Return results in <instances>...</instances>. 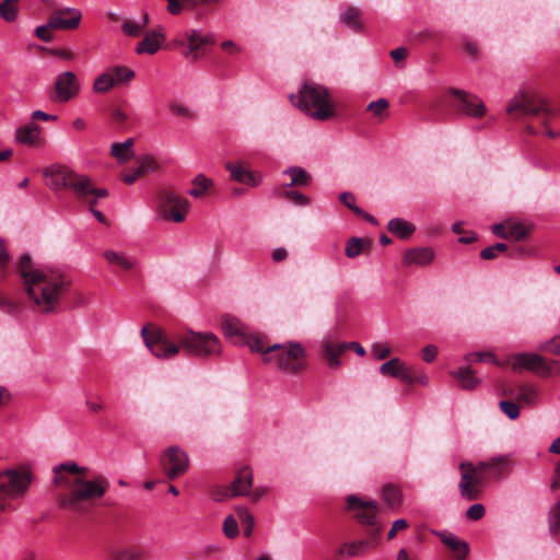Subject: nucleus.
Instances as JSON below:
<instances>
[{
    "label": "nucleus",
    "mask_w": 560,
    "mask_h": 560,
    "mask_svg": "<svg viewBox=\"0 0 560 560\" xmlns=\"http://www.w3.org/2000/svg\"><path fill=\"white\" fill-rule=\"evenodd\" d=\"M16 270L32 308L40 314L57 313L71 289L70 276L56 268L36 266L28 254L19 258Z\"/></svg>",
    "instance_id": "obj_1"
},
{
    "label": "nucleus",
    "mask_w": 560,
    "mask_h": 560,
    "mask_svg": "<svg viewBox=\"0 0 560 560\" xmlns=\"http://www.w3.org/2000/svg\"><path fill=\"white\" fill-rule=\"evenodd\" d=\"M88 468L70 460L52 468V483L66 490L57 498L61 509L86 513L95 501L104 497L108 488L107 480L102 476L88 479Z\"/></svg>",
    "instance_id": "obj_2"
},
{
    "label": "nucleus",
    "mask_w": 560,
    "mask_h": 560,
    "mask_svg": "<svg viewBox=\"0 0 560 560\" xmlns=\"http://www.w3.org/2000/svg\"><path fill=\"white\" fill-rule=\"evenodd\" d=\"M145 347L158 359H172L183 349L188 355L209 358L221 352L218 337L211 332L186 330L167 334L164 329L152 324L141 329Z\"/></svg>",
    "instance_id": "obj_3"
},
{
    "label": "nucleus",
    "mask_w": 560,
    "mask_h": 560,
    "mask_svg": "<svg viewBox=\"0 0 560 560\" xmlns=\"http://www.w3.org/2000/svg\"><path fill=\"white\" fill-rule=\"evenodd\" d=\"M514 465L510 455H500L474 465L463 462L459 465L460 481L458 489L460 495L467 501H475L481 494V488L487 481H499L508 478Z\"/></svg>",
    "instance_id": "obj_4"
},
{
    "label": "nucleus",
    "mask_w": 560,
    "mask_h": 560,
    "mask_svg": "<svg viewBox=\"0 0 560 560\" xmlns=\"http://www.w3.org/2000/svg\"><path fill=\"white\" fill-rule=\"evenodd\" d=\"M45 176L48 178L47 185L51 189L71 190L77 199L89 206L91 213L97 221L107 224L106 217L95 209L97 200L107 196L106 189L96 188L89 177L80 175L67 166L48 168L45 172Z\"/></svg>",
    "instance_id": "obj_5"
},
{
    "label": "nucleus",
    "mask_w": 560,
    "mask_h": 560,
    "mask_svg": "<svg viewBox=\"0 0 560 560\" xmlns=\"http://www.w3.org/2000/svg\"><path fill=\"white\" fill-rule=\"evenodd\" d=\"M294 106L317 120H328L335 116V106L328 90L314 82L303 84L298 95H291Z\"/></svg>",
    "instance_id": "obj_6"
},
{
    "label": "nucleus",
    "mask_w": 560,
    "mask_h": 560,
    "mask_svg": "<svg viewBox=\"0 0 560 560\" xmlns=\"http://www.w3.org/2000/svg\"><path fill=\"white\" fill-rule=\"evenodd\" d=\"M260 352L265 363H275L284 373L298 375L306 368V351L300 342L289 341L266 346L264 341Z\"/></svg>",
    "instance_id": "obj_7"
},
{
    "label": "nucleus",
    "mask_w": 560,
    "mask_h": 560,
    "mask_svg": "<svg viewBox=\"0 0 560 560\" xmlns=\"http://www.w3.org/2000/svg\"><path fill=\"white\" fill-rule=\"evenodd\" d=\"M33 478V471L26 465L0 472V514L16 510L13 500L27 493Z\"/></svg>",
    "instance_id": "obj_8"
},
{
    "label": "nucleus",
    "mask_w": 560,
    "mask_h": 560,
    "mask_svg": "<svg viewBox=\"0 0 560 560\" xmlns=\"http://www.w3.org/2000/svg\"><path fill=\"white\" fill-rule=\"evenodd\" d=\"M506 114L515 120L526 116L537 117L547 127L548 119L553 116V109L541 94L523 90L508 102Z\"/></svg>",
    "instance_id": "obj_9"
},
{
    "label": "nucleus",
    "mask_w": 560,
    "mask_h": 560,
    "mask_svg": "<svg viewBox=\"0 0 560 560\" xmlns=\"http://www.w3.org/2000/svg\"><path fill=\"white\" fill-rule=\"evenodd\" d=\"M347 509L353 514V517L361 524L369 526L366 529L368 540L372 541V548L377 545L378 535L382 530L381 526L375 524L377 513V504L372 500H363L362 498L351 494L346 499Z\"/></svg>",
    "instance_id": "obj_10"
},
{
    "label": "nucleus",
    "mask_w": 560,
    "mask_h": 560,
    "mask_svg": "<svg viewBox=\"0 0 560 560\" xmlns=\"http://www.w3.org/2000/svg\"><path fill=\"white\" fill-rule=\"evenodd\" d=\"M155 209L164 220L180 223L187 217L190 202L175 190L162 188L156 195Z\"/></svg>",
    "instance_id": "obj_11"
},
{
    "label": "nucleus",
    "mask_w": 560,
    "mask_h": 560,
    "mask_svg": "<svg viewBox=\"0 0 560 560\" xmlns=\"http://www.w3.org/2000/svg\"><path fill=\"white\" fill-rule=\"evenodd\" d=\"M221 328L225 337L236 345H247L252 351H261L264 339L248 331L247 327L237 318L224 315L221 318Z\"/></svg>",
    "instance_id": "obj_12"
},
{
    "label": "nucleus",
    "mask_w": 560,
    "mask_h": 560,
    "mask_svg": "<svg viewBox=\"0 0 560 560\" xmlns=\"http://www.w3.org/2000/svg\"><path fill=\"white\" fill-rule=\"evenodd\" d=\"M160 466L170 480L183 476L189 468L187 453L177 445L168 446L160 457Z\"/></svg>",
    "instance_id": "obj_13"
},
{
    "label": "nucleus",
    "mask_w": 560,
    "mask_h": 560,
    "mask_svg": "<svg viewBox=\"0 0 560 560\" xmlns=\"http://www.w3.org/2000/svg\"><path fill=\"white\" fill-rule=\"evenodd\" d=\"M135 71L125 66H114L97 75L93 83V91L97 94L108 93L112 89L130 82Z\"/></svg>",
    "instance_id": "obj_14"
},
{
    "label": "nucleus",
    "mask_w": 560,
    "mask_h": 560,
    "mask_svg": "<svg viewBox=\"0 0 560 560\" xmlns=\"http://www.w3.org/2000/svg\"><path fill=\"white\" fill-rule=\"evenodd\" d=\"M448 93L454 97V107L458 112L477 119L482 118L487 114L485 103L476 94L456 88H451Z\"/></svg>",
    "instance_id": "obj_15"
},
{
    "label": "nucleus",
    "mask_w": 560,
    "mask_h": 560,
    "mask_svg": "<svg viewBox=\"0 0 560 560\" xmlns=\"http://www.w3.org/2000/svg\"><path fill=\"white\" fill-rule=\"evenodd\" d=\"M503 365H510L514 372L523 370L532 372H541L544 375H550L553 372L552 364L537 353H516L511 355Z\"/></svg>",
    "instance_id": "obj_16"
},
{
    "label": "nucleus",
    "mask_w": 560,
    "mask_h": 560,
    "mask_svg": "<svg viewBox=\"0 0 560 560\" xmlns=\"http://www.w3.org/2000/svg\"><path fill=\"white\" fill-rule=\"evenodd\" d=\"M52 90V101L58 103H67L79 94V79L72 71H65L57 75Z\"/></svg>",
    "instance_id": "obj_17"
},
{
    "label": "nucleus",
    "mask_w": 560,
    "mask_h": 560,
    "mask_svg": "<svg viewBox=\"0 0 560 560\" xmlns=\"http://www.w3.org/2000/svg\"><path fill=\"white\" fill-rule=\"evenodd\" d=\"M323 355L327 364L331 369H338L341 364L339 357L347 350H354L359 355H364V348L354 341L351 342H335L332 340H326L322 345Z\"/></svg>",
    "instance_id": "obj_18"
},
{
    "label": "nucleus",
    "mask_w": 560,
    "mask_h": 560,
    "mask_svg": "<svg viewBox=\"0 0 560 560\" xmlns=\"http://www.w3.org/2000/svg\"><path fill=\"white\" fill-rule=\"evenodd\" d=\"M82 14L74 8H57L50 13L49 26L56 30H75L81 22Z\"/></svg>",
    "instance_id": "obj_19"
},
{
    "label": "nucleus",
    "mask_w": 560,
    "mask_h": 560,
    "mask_svg": "<svg viewBox=\"0 0 560 560\" xmlns=\"http://www.w3.org/2000/svg\"><path fill=\"white\" fill-rule=\"evenodd\" d=\"M185 38L187 39L188 50L184 55L191 60H197L205 52V47L214 43L212 36H203L196 30L185 33Z\"/></svg>",
    "instance_id": "obj_20"
},
{
    "label": "nucleus",
    "mask_w": 560,
    "mask_h": 560,
    "mask_svg": "<svg viewBox=\"0 0 560 560\" xmlns=\"http://www.w3.org/2000/svg\"><path fill=\"white\" fill-rule=\"evenodd\" d=\"M42 128L34 121L21 126L16 129L15 138L19 143L38 148L44 145V139L40 136Z\"/></svg>",
    "instance_id": "obj_21"
},
{
    "label": "nucleus",
    "mask_w": 560,
    "mask_h": 560,
    "mask_svg": "<svg viewBox=\"0 0 560 560\" xmlns=\"http://www.w3.org/2000/svg\"><path fill=\"white\" fill-rule=\"evenodd\" d=\"M372 548L371 540H354L343 542L336 551L335 559L336 560H345L349 558L360 557L365 553L368 549Z\"/></svg>",
    "instance_id": "obj_22"
},
{
    "label": "nucleus",
    "mask_w": 560,
    "mask_h": 560,
    "mask_svg": "<svg viewBox=\"0 0 560 560\" xmlns=\"http://www.w3.org/2000/svg\"><path fill=\"white\" fill-rule=\"evenodd\" d=\"M253 470L249 466H244L236 472L234 480L230 487L232 489V495L245 497L249 494V490L253 487Z\"/></svg>",
    "instance_id": "obj_23"
},
{
    "label": "nucleus",
    "mask_w": 560,
    "mask_h": 560,
    "mask_svg": "<svg viewBox=\"0 0 560 560\" xmlns=\"http://www.w3.org/2000/svg\"><path fill=\"white\" fill-rule=\"evenodd\" d=\"M513 389L515 390L514 398L521 406L534 407L539 402L540 392L534 384L521 383Z\"/></svg>",
    "instance_id": "obj_24"
},
{
    "label": "nucleus",
    "mask_w": 560,
    "mask_h": 560,
    "mask_svg": "<svg viewBox=\"0 0 560 560\" xmlns=\"http://www.w3.org/2000/svg\"><path fill=\"white\" fill-rule=\"evenodd\" d=\"M225 166L232 179L253 187L259 184L258 176L250 172L243 162H229Z\"/></svg>",
    "instance_id": "obj_25"
},
{
    "label": "nucleus",
    "mask_w": 560,
    "mask_h": 560,
    "mask_svg": "<svg viewBox=\"0 0 560 560\" xmlns=\"http://www.w3.org/2000/svg\"><path fill=\"white\" fill-rule=\"evenodd\" d=\"M434 259V252L430 247L410 248L405 252L402 262L405 266L424 267L430 265Z\"/></svg>",
    "instance_id": "obj_26"
},
{
    "label": "nucleus",
    "mask_w": 560,
    "mask_h": 560,
    "mask_svg": "<svg viewBox=\"0 0 560 560\" xmlns=\"http://www.w3.org/2000/svg\"><path fill=\"white\" fill-rule=\"evenodd\" d=\"M501 395L505 397L499 402L500 410L511 420H516L521 413V405L515 400L513 387H503Z\"/></svg>",
    "instance_id": "obj_27"
},
{
    "label": "nucleus",
    "mask_w": 560,
    "mask_h": 560,
    "mask_svg": "<svg viewBox=\"0 0 560 560\" xmlns=\"http://www.w3.org/2000/svg\"><path fill=\"white\" fill-rule=\"evenodd\" d=\"M164 39L163 30L160 27L159 30L152 31L148 33L144 38L137 45L136 51L138 54H155L161 46V40Z\"/></svg>",
    "instance_id": "obj_28"
},
{
    "label": "nucleus",
    "mask_w": 560,
    "mask_h": 560,
    "mask_svg": "<svg viewBox=\"0 0 560 560\" xmlns=\"http://www.w3.org/2000/svg\"><path fill=\"white\" fill-rule=\"evenodd\" d=\"M290 177V183L285 184L287 188L307 187L312 183V175L301 166H291L283 172Z\"/></svg>",
    "instance_id": "obj_29"
},
{
    "label": "nucleus",
    "mask_w": 560,
    "mask_h": 560,
    "mask_svg": "<svg viewBox=\"0 0 560 560\" xmlns=\"http://www.w3.org/2000/svg\"><path fill=\"white\" fill-rule=\"evenodd\" d=\"M450 374L456 378L459 386L466 390L475 389L480 383L475 376V372L469 366L459 368L457 371H452Z\"/></svg>",
    "instance_id": "obj_30"
},
{
    "label": "nucleus",
    "mask_w": 560,
    "mask_h": 560,
    "mask_svg": "<svg viewBox=\"0 0 560 560\" xmlns=\"http://www.w3.org/2000/svg\"><path fill=\"white\" fill-rule=\"evenodd\" d=\"M167 10L171 14H179L185 7L197 8L199 5L220 4L223 0H166Z\"/></svg>",
    "instance_id": "obj_31"
},
{
    "label": "nucleus",
    "mask_w": 560,
    "mask_h": 560,
    "mask_svg": "<svg viewBox=\"0 0 560 560\" xmlns=\"http://www.w3.org/2000/svg\"><path fill=\"white\" fill-rule=\"evenodd\" d=\"M387 230L402 240H408L415 233L416 226L404 219L395 218L388 222Z\"/></svg>",
    "instance_id": "obj_32"
},
{
    "label": "nucleus",
    "mask_w": 560,
    "mask_h": 560,
    "mask_svg": "<svg viewBox=\"0 0 560 560\" xmlns=\"http://www.w3.org/2000/svg\"><path fill=\"white\" fill-rule=\"evenodd\" d=\"M441 541L455 553L458 560H464L468 555V545L452 534H442Z\"/></svg>",
    "instance_id": "obj_33"
},
{
    "label": "nucleus",
    "mask_w": 560,
    "mask_h": 560,
    "mask_svg": "<svg viewBox=\"0 0 560 560\" xmlns=\"http://www.w3.org/2000/svg\"><path fill=\"white\" fill-rule=\"evenodd\" d=\"M145 551L141 546L132 545L110 551L112 560H143Z\"/></svg>",
    "instance_id": "obj_34"
},
{
    "label": "nucleus",
    "mask_w": 560,
    "mask_h": 560,
    "mask_svg": "<svg viewBox=\"0 0 560 560\" xmlns=\"http://www.w3.org/2000/svg\"><path fill=\"white\" fill-rule=\"evenodd\" d=\"M371 248V241L361 237H350L346 244L345 253L348 258H355Z\"/></svg>",
    "instance_id": "obj_35"
},
{
    "label": "nucleus",
    "mask_w": 560,
    "mask_h": 560,
    "mask_svg": "<svg viewBox=\"0 0 560 560\" xmlns=\"http://www.w3.org/2000/svg\"><path fill=\"white\" fill-rule=\"evenodd\" d=\"M104 258L112 266H117L122 270H131L136 262L133 259L127 257L124 253L107 249L104 252Z\"/></svg>",
    "instance_id": "obj_36"
},
{
    "label": "nucleus",
    "mask_w": 560,
    "mask_h": 560,
    "mask_svg": "<svg viewBox=\"0 0 560 560\" xmlns=\"http://www.w3.org/2000/svg\"><path fill=\"white\" fill-rule=\"evenodd\" d=\"M407 368L400 359L394 358L383 363L380 368V372L384 376L397 377L402 382V375L406 373Z\"/></svg>",
    "instance_id": "obj_37"
},
{
    "label": "nucleus",
    "mask_w": 560,
    "mask_h": 560,
    "mask_svg": "<svg viewBox=\"0 0 560 560\" xmlns=\"http://www.w3.org/2000/svg\"><path fill=\"white\" fill-rule=\"evenodd\" d=\"M133 139L129 138L124 142L112 144L110 153L120 163L127 162L132 156Z\"/></svg>",
    "instance_id": "obj_38"
},
{
    "label": "nucleus",
    "mask_w": 560,
    "mask_h": 560,
    "mask_svg": "<svg viewBox=\"0 0 560 560\" xmlns=\"http://www.w3.org/2000/svg\"><path fill=\"white\" fill-rule=\"evenodd\" d=\"M361 11L354 7H348L340 15V20L347 26L355 32L361 31L362 24L360 22Z\"/></svg>",
    "instance_id": "obj_39"
},
{
    "label": "nucleus",
    "mask_w": 560,
    "mask_h": 560,
    "mask_svg": "<svg viewBox=\"0 0 560 560\" xmlns=\"http://www.w3.org/2000/svg\"><path fill=\"white\" fill-rule=\"evenodd\" d=\"M192 186V189L189 190V195L195 198H201L213 186V182L205 175L199 174L194 178Z\"/></svg>",
    "instance_id": "obj_40"
},
{
    "label": "nucleus",
    "mask_w": 560,
    "mask_h": 560,
    "mask_svg": "<svg viewBox=\"0 0 560 560\" xmlns=\"http://www.w3.org/2000/svg\"><path fill=\"white\" fill-rule=\"evenodd\" d=\"M402 382L408 385L420 384L427 385L429 377L427 374L416 366H408L406 373L402 375Z\"/></svg>",
    "instance_id": "obj_41"
},
{
    "label": "nucleus",
    "mask_w": 560,
    "mask_h": 560,
    "mask_svg": "<svg viewBox=\"0 0 560 560\" xmlns=\"http://www.w3.org/2000/svg\"><path fill=\"white\" fill-rule=\"evenodd\" d=\"M235 512L241 521V524L243 526L244 535L246 537H249L253 534L254 530V516L249 513L248 509L245 506H237L235 509Z\"/></svg>",
    "instance_id": "obj_42"
},
{
    "label": "nucleus",
    "mask_w": 560,
    "mask_h": 560,
    "mask_svg": "<svg viewBox=\"0 0 560 560\" xmlns=\"http://www.w3.org/2000/svg\"><path fill=\"white\" fill-rule=\"evenodd\" d=\"M0 311L8 315L15 316L21 313L22 304L19 301L0 293Z\"/></svg>",
    "instance_id": "obj_43"
},
{
    "label": "nucleus",
    "mask_w": 560,
    "mask_h": 560,
    "mask_svg": "<svg viewBox=\"0 0 560 560\" xmlns=\"http://www.w3.org/2000/svg\"><path fill=\"white\" fill-rule=\"evenodd\" d=\"M383 499L389 508L396 509L400 505L401 492L397 487L387 485L383 488Z\"/></svg>",
    "instance_id": "obj_44"
},
{
    "label": "nucleus",
    "mask_w": 560,
    "mask_h": 560,
    "mask_svg": "<svg viewBox=\"0 0 560 560\" xmlns=\"http://www.w3.org/2000/svg\"><path fill=\"white\" fill-rule=\"evenodd\" d=\"M280 196L284 199L291 200L296 206L305 207L311 203V199L307 196L303 195L302 192L287 188V186H282Z\"/></svg>",
    "instance_id": "obj_45"
},
{
    "label": "nucleus",
    "mask_w": 560,
    "mask_h": 560,
    "mask_svg": "<svg viewBox=\"0 0 560 560\" xmlns=\"http://www.w3.org/2000/svg\"><path fill=\"white\" fill-rule=\"evenodd\" d=\"M168 110L177 117H183L189 120H195L197 118V115L192 109L175 101L168 103Z\"/></svg>",
    "instance_id": "obj_46"
},
{
    "label": "nucleus",
    "mask_w": 560,
    "mask_h": 560,
    "mask_svg": "<svg viewBox=\"0 0 560 560\" xmlns=\"http://www.w3.org/2000/svg\"><path fill=\"white\" fill-rule=\"evenodd\" d=\"M389 107V103L385 98H378L377 101L371 102L366 110L371 112L375 117L382 121L387 115V109Z\"/></svg>",
    "instance_id": "obj_47"
},
{
    "label": "nucleus",
    "mask_w": 560,
    "mask_h": 560,
    "mask_svg": "<svg viewBox=\"0 0 560 560\" xmlns=\"http://www.w3.org/2000/svg\"><path fill=\"white\" fill-rule=\"evenodd\" d=\"M11 260V256L8 252L5 243L2 238H0V279L4 280L9 276V262Z\"/></svg>",
    "instance_id": "obj_48"
},
{
    "label": "nucleus",
    "mask_w": 560,
    "mask_h": 560,
    "mask_svg": "<svg viewBox=\"0 0 560 560\" xmlns=\"http://www.w3.org/2000/svg\"><path fill=\"white\" fill-rule=\"evenodd\" d=\"M528 234L529 230L525 225L521 223H514L509 225L506 240L522 241L526 238Z\"/></svg>",
    "instance_id": "obj_49"
},
{
    "label": "nucleus",
    "mask_w": 560,
    "mask_h": 560,
    "mask_svg": "<svg viewBox=\"0 0 560 560\" xmlns=\"http://www.w3.org/2000/svg\"><path fill=\"white\" fill-rule=\"evenodd\" d=\"M0 16L7 22L15 21L18 16V8L8 0H3L0 3Z\"/></svg>",
    "instance_id": "obj_50"
},
{
    "label": "nucleus",
    "mask_w": 560,
    "mask_h": 560,
    "mask_svg": "<svg viewBox=\"0 0 560 560\" xmlns=\"http://www.w3.org/2000/svg\"><path fill=\"white\" fill-rule=\"evenodd\" d=\"M550 530L560 539V501L555 504L550 512Z\"/></svg>",
    "instance_id": "obj_51"
},
{
    "label": "nucleus",
    "mask_w": 560,
    "mask_h": 560,
    "mask_svg": "<svg viewBox=\"0 0 560 560\" xmlns=\"http://www.w3.org/2000/svg\"><path fill=\"white\" fill-rule=\"evenodd\" d=\"M223 533L228 538H235L238 535V524L233 515L225 517L223 522Z\"/></svg>",
    "instance_id": "obj_52"
},
{
    "label": "nucleus",
    "mask_w": 560,
    "mask_h": 560,
    "mask_svg": "<svg viewBox=\"0 0 560 560\" xmlns=\"http://www.w3.org/2000/svg\"><path fill=\"white\" fill-rule=\"evenodd\" d=\"M339 200L342 205H345L348 209H350L354 214L362 213V209L355 205V197L350 191H345L339 195Z\"/></svg>",
    "instance_id": "obj_53"
},
{
    "label": "nucleus",
    "mask_w": 560,
    "mask_h": 560,
    "mask_svg": "<svg viewBox=\"0 0 560 560\" xmlns=\"http://www.w3.org/2000/svg\"><path fill=\"white\" fill-rule=\"evenodd\" d=\"M51 31H55L51 26H49V20L47 24L37 26L34 31L36 37L45 43H50L54 39V35Z\"/></svg>",
    "instance_id": "obj_54"
},
{
    "label": "nucleus",
    "mask_w": 560,
    "mask_h": 560,
    "mask_svg": "<svg viewBox=\"0 0 560 560\" xmlns=\"http://www.w3.org/2000/svg\"><path fill=\"white\" fill-rule=\"evenodd\" d=\"M235 495H232V489L230 486L226 487H217L211 491V498L214 501H225L230 498H234Z\"/></svg>",
    "instance_id": "obj_55"
},
{
    "label": "nucleus",
    "mask_w": 560,
    "mask_h": 560,
    "mask_svg": "<svg viewBox=\"0 0 560 560\" xmlns=\"http://www.w3.org/2000/svg\"><path fill=\"white\" fill-rule=\"evenodd\" d=\"M371 352L377 360H384L390 355V348L385 343H374L371 348Z\"/></svg>",
    "instance_id": "obj_56"
},
{
    "label": "nucleus",
    "mask_w": 560,
    "mask_h": 560,
    "mask_svg": "<svg viewBox=\"0 0 560 560\" xmlns=\"http://www.w3.org/2000/svg\"><path fill=\"white\" fill-rule=\"evenodd\" d=\"M486 358H489L491 359L495 364L500 365V366H503V363H500L498 362L494 357L491 354V353H486V352H474V353H468L464 357L465 361L468 362V363H471V362H480L482 360H485Z\"/></svg>",
    "instance_id": "obj_57"
},
{
    "label": "nucleus",
    "mask_w": 560,
    "mask_h": 560,
    "mask_svg": "<svg viewBox=\"0 0 560 560\" xmlns=\"http://www.w3.org/2000/svg\"><path fill=\"white\" fill-rule=\"evenodd\" d=\"M158 167L156 162L153 158L147 156L140 161V165L137 167L139 173L143 176L149 172L155 171Z\"/></svg>",
    "instance_id": "obj_58"
},
{
    "label": "nucleus",
    "mask_w": 560,
    "mask_h": 560,
    "mask_svg": "<svg viewBox=\"0 0 560 560\" xmlns=\"http://www.w3.org/2000/svg\"><path fill=\"white\" fill-rule=\"evenodd\" d=\"M485 512V506L482 504L477 503L468 508L466 516L470 521H478L483 517Z\"/></svg>",
    "instance_id": "obj_59"
},
{
    "label": "nucleus",
    "mask_w": 560,
    "mask_h": 560,
    "mask_svg": "<svg viewBox=\"0 0 560 560\" xmlns=\"http://www.w3.org/2000/svg\"><path fill=\"white\" fill-rule=\"evenodd\" d=\"M408 526V522L404 518L395 521L392 525V528L387 533V539H394L399 532L405 530Z\"/></svg>",
    "instance_id": "obj_60"
},
{
    "label": "nucleus",
    "mask_w": 560,
    "mask_h": 560,
    "mask_svg": "<svg viewBox=\"0 0 560 560\" xmlns=\"http://www.w3.org/2000/svg\"><path fill=\"white\" fill-rule=\"evenodd\" d=\"M143 26L132 21H125L122 24V31L129 36H139Z\"/></svg>",
    "instance_id": "obj_61"
},
{
    "label": "nucleus",
    "mask_w": 560,
    "mask_h": 560,
    "mask_svg": "<svg viewBox=\"0 0 560 560\" xmlns=\"http://www.w3.org/2000/svg\"><path fill=\"white\" fill-rule=\"evenodd\" d=\"M438 355V348L434 345L425 346L421 351L422 360L427 363H431Z\"/></svg>",
    "instance_id": "obj_62"
},
{
    "label": "nucleus",
    "mask_w": 560,
    "mask_h": 560,
    "mask_svg": "<svg viewBox=\"0 0 560 560\" xmlns=\"http://www.w3.org/2000/svg\"><path fill=\"white\" fill-rule=\"evenodd\" d=\"M408 56V49L405 47H399L390 51V57L397 65V67H400V63L405 61V59Z\"/></svg>",
    "instance_id": "obj_63"
},
{
    "label": "nucleus",
    "mask_w": 560,
    "mask_h": 560,
    "mask_svg": "<svg viewBox=\"0 0 560 560\" xmlns=\"http://www.w3.org/2000/svg\"><path fill=\"white\" fill-rule=\"evenodd\" d=\"M542 350L560 355V335L542 346Z\"/></svg>",
    "instance_id": "obj_64"
}]
</instances>
